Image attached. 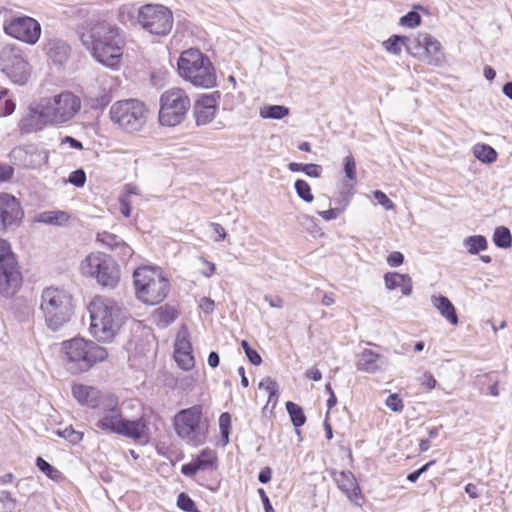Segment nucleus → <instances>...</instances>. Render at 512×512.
I'll list each match as a JSON object with an SVG mask.
<instances>
[{
    "label": "nucleus",
    "instance_id": "f257e3e1",
    "mask_svg": "<svg viewBox=\"0 0 512 512\" xmlns=\"http://www.w3.org/2000/svg\"><path fill=\"white\" fill-rule=\"evenodd\" d=\"M81 106L80 97L70 91L43 97L29 106V112L22 120V129L33 132L47 125L65 124L79 113Z\"/></svg>",
    "mask_w": 512,
    "mask_h": 512
},
{
    "label": "nucleus",
    "instance_id": "f03ea898",
    "mask_svg": "<svg viewBox=\"0 0 512 512\" xmlns=\"http://www.w3.org/2000/svg\"><path fill=\"white\" fill-rule=\"evenodd\" d=\"M96 416L95 426L107 433L138 440L144 437L148 431L142 418L128 420L123 417L118 398L112 394L102 396L99 407L96 409Z\"/></svg>",
    "mask_w": 512,
    "mask_h": 512
},
{
    "label": "nucleus",
    "instance_id": "7ed1b4c3",
    "mask_svg": "<svg viewBox=\"0 0 512 512\" xmlns=\"http://www.w3.org/2000/svg\"><path fill=\"white\" fill-rule=\"evenodd\" d=\"M88 310L91 334L98 341H112L125 322L123 308L111 298L97 296L89 304Z\"/></svg>",
    "mask_w": 512,
    "mask_h": 512
},
{
    "label": "nucleus",
    "instance_id": "20e7f679",
    "mask_svg": "<svg viewBox=\"0 0 512 512\" xmlns=\"http://www.w3.org/2000/svg\"><path fill=\"white\" fill-rule=\"evenodd\" d=\"M63 362L72 374L88 371L97 362L104 361L107 350L97 343L83 338H73L62 343Z\"/></svg>",
    "mask_w": 512,
    "mask_h": 512
},
{
    "label": "nucleus",
    "instance_id": "39448f33",
    "mask_svg": "<svg viewBox=\"0 0 512 512\" xmlns=\"http://www.w3.org/2000/svg\"><path fill=\"white\" fill-rule=\"evenodd\" d=\"M178 71L182 78L196 87L211 88L216 85V73L207 56L200 50L190 48L181 53Z\"/></svg>",
    "mask_w": 512,
    "mask_h": 512
},
{
    "label": "nucleus",
    "instance_id": "423d86ee",
    "mask_svg": "<svg viewBox=\"0 0 512 512\" xmlns=\"http://www.w3.org/2000/svg\"><path fill=\"white\" fill-rule=\"evenodd\" d=\"M134 285L138 299L155 305L163 301L169 290V281L159 268L144 266L133 273Z\"/></svg>",
    "mask_w": 512,
    "mask_h": 512
},
{
    "label": "nucleus",
    "instance_id": "0eeeda50",
    "mask_svg": "<svg viewBox=\"0 0 512 512\" xmlns=\"http://www.w3.org/2000/svg\"><path fill=\"white\" fill-rule=\"evenodd\" d=\"M208 427V420L203 417V409L200 405L182 409L174 417L176 434L183 441L193 446L205 443Z\"/></svg>",
    "mask_w": 512,
    "mask_h": 512
},
{
    "label": "nucleus",
    "instance_id": "6e6552de",
    "mask_svg": "<svg viewBox=\"0 0 512 512\" xmlns=\"http://www.w3.org/2000/svg\"><path fill=\"white\" fill-rule=\"evenodd\" d=\"M40 309L47 326L56 331L70 318L72 312L71 296L63 289L45 288L41 294Z\"/></svg>",
    "mask_w": 512,
    "mask_h": 512
},
{
    "label": "nucleus",
    "instance_id": "1a4fd4ad",
    "mask_svg": "<svg viewBox=\"0 0 512 512\" xmlns=\"http://www.w3.org/2000/svg\"><path fill=\"white\" fill-rule=\"evenodd\" d=\"M111 121L128 133L139 132L143 129L148 118V109L137 99H127L115 102L109 111Z\"/></svg>",
    "mask_w": 512,
    "mask_h": 512
},
{
    "label": "nucleus",
    "instance_id": "9d476101",
    "mask_svg": "<svg viewBox=\"0 0 512 512\" xmlns=\"http://www.w3.org/2000/svg\"><path fill=\"white\" fill-rule=\"evenodd\" d=\"M191 102L181 88H171L160 97L159 122L163 126L174 127L184 121Z\"/></svg>",
    "mask_w": 512,
    "mask_h": 512
},
{
    "label": "nucleus",
    "instance_id": "9b49d317",
    "mask_svg": "<svg viewBox=\"0 0 512 512\" xmlns=\"http://www.w3.org/2000/svg\"><path fill=\"white\" fill-rule=\"evenodd\" d=\"M81 273L93 277L108 288H114L119 282L120 274L115 261L103 253H91L81 262Z\"/></svg>",
    "mask_w": 512,
    "mask_h": 512
},
{
    "label": "nucleus",
    "instance_id": "f8f14e48",
    "mask_svg": "<svg viewBox=\"0 0 512 512\" xmlns=\"http://www.w3.org/2000/svg\"><path fill=\"white\" fill-rule=\"evenodd\" d=\"M0 65L6 76L17 85H24L31 76L32 67L23 50L7 44L0 51Z\"/></svg>",
    "mask_w": 512,
    "mask_h": 512
},
{
    "label": "nucleus",
    "instance_id": "ddd939ff",
    "mask_svg": "<svg viewBox=\"0 0 512 512\" xmlns=\"http://www.w3.org/2000/svg\"><path fill=\"white\" fill-rule=\"evenodd\" d=\"M138 24L151 34L165 36L173 27V14L161 4H145L138 8Z\"/></svg>",
    "mask_w": 512,
    "mask_h": 512
},
{
    "label": "nucleus",
    "instance_id": "4468645a",
    "mask_svg": "<svg viewBox=\"0 0 512 512\" xmlns=\"http://www.w3.org/2000/svg\"><path fill=\"white\" fill-rule=\"evenodd\" d=\"M3 30L7 35L29 45L36 44L41 36L40 23L26 15L6 18L3 23Z\"/></svg>",
    "mask_w": 512,
    "mask_h": 512
},
{
    "label": "nucleus",
    "instance_id": "2eb2a0df",
    "mask_svg": "<svg viewBox=\"0 0 512 512\" xmlns=\"http://www.w3.org/2000/svg\"><path fill=\"white\" fill-rule=\"evenodd\" d=\"M81 39L88 50L97 48L99 42L102 44H110L114 41L125 42L121 30L107 21H98L93 24L87 33L82 34Z\"/></svg>",
    "mask_w": 512,
    "mask_h": 512
},
{
    "label": "nucleus",
    "instance_id": "dca6fc26",
    "mask_svg": "<svg viewBox=\"0 0 512 512\" xmlns=\"http://www.w3.org/2000/svg\"><path fill=\"white\" fill-rule=\"evenodd\" d=\"M413 51L412 56L425 55L426 62L429 65L439 66L444 60L443 53L441 52V44L438 40L427 33H419L412 37Z\"/></svg>",
    "mask_w": 512,
    "mask_h": 512
},
{
    "label": "nucleus",
    "instance_id": "f3484780",
    "mask_svg": "<svg viewBox=\"0 0 512 512\" xmlns=\"http://www.w3.org/2000/svg\"><path fill=\"white\" fill-rule=\"evenodd\" d=\"M24 216L20 202L11 194L0 193V233L18 224Z\"/></svg>",
    "mask_w": 512,
    "mask_h": 512
},
{
    "label": "nucleus",
    "instance_id": "a211bd4d",
    "mask_svg": "<svg viewBox=\"0 0 512 512\" xmlns=\"http://www.w3.org/2000/svg\"><path fill=\"white\" fill-rule=\"evenodd\" d=\"M220 98V92L215 91L203 94L195 101L193 114L198 126L207 125L215 118Z\"/></svg>",
    "mask_w": 512,
    "mask_h": 512
},
{
    "label": "nucleus",
    "instance_id": "6ab92c4d",
    "mask_svg": "<svg viewBox=\"0 0 512 512\" xmlns=\"http://www.w3.org/2000/svg\"><path fill=\"white\" fill-rule=\"evenodd\" d=\"M22 274L17 261L7 260L0 264V295L4 297L13 296L21 287Z\"/></svg>",
    "mask_w": 512,
    "mask_h": 512
},
{
    "label": "nucleus",
    "instance_id": "aec40b11",
    "mask_svg": "<svg viewBox=\"0 0 512 512\" xmlns=\"http://www.w3.org/2000/svg\"><path fill=\"white\" fill-rule=\"evenodd\" d=\"M10 159L25 168L38 169L47 164L49 155L45 150H27L22 147H15L9 153Z\"/></svg>",
    "mask_w": 512,
    "mask_h": 512
},
{
    "label": "nucleus",
    "instance_id": "412c9836",
    "mask_svg": "<svg viewBox=\"0 0 512 512\" xmlns=\"http://www.w3.org/2000/svg\"><path fill=\"white\" fill-rule=\"evenodd\" d=\"M124 46L125 42L114 41L110 44L99 42L97 48L90 51L99 63L110 68H116L122 59Z\"/></svg>",
    "mask_w": 512,
    "mask_h": 512
},
{
    "label": "nucleus",
    "instance_id": "4be33fe9",
    "mask_svg": "<svg viewBox=\"0 0 512 512\" xmlns=\"http://www.w3.org/2000/svg\"><path fill=\"white\" fill-rule=\"evenodd\" d=\"M333 481L337 487L356 505H361L359 500L362 498L360 487L354 474L350 471H331Z\"/></svg>",
    "mask_w": 512,
    "mask_h": 512
},
{
    "label": "nucleus",
    "instance_id": "5701e85b",
    "mask_svg": "<svg viewBox=\"0 0 512 512\" xmlns=\"http://www.w3.org/2000/svg\"><path fill=\"white\" fill-rule=\"evenodd\" d=\"M388 359L370 349H364L357 355L356 367L360 371L367 373H377L383 371L388 366Z\"/></svg>",
    "mask_w": 512,
    "mask_h": 512
},
{
    "label": "nucleus",
    "instance_id": "b1692460",
    "mask_svg": "<svg viewBox=\"0 0 512 512\" xmlns=\"http://www.w3.org/2000/svg\"><path fill=\"white\" fill-rule=\"evenodd\" d=\"M45 51L49 59L57 66L64 65L70 55L69 45L60 39H50L45 45Z\"/></svg>",
    "mask_w": 512,
    "mask_h": 512
},
{
    "label": "nucleus",
    "instance_id": "393cba45",
    "mask_svg": "<svg viewBox=\"0 0 512 512\" xmlns=\"http://www.w3.org/2000/svg\"><path fill=\"white\" fill-rule=\"evenodd\" d=\"M72 393L75 399L80 403H84L94 409L99 407L100 401L102 400V396L105 394H101L96 388L91 386H86L82 384H76L72 387Z\"/></svg>",
    "mask_w": 512,
    "mask_h": 512
},
{
    "label": "nucleus",
    "instance_id": "a878e982",
    "mask_svg": "<svg viewBox=\"0 0 512 512\" xmlns=\"http://www.w3.org/2000/svg\"><path fill=\"white\" fill-rule=\"evenodd\" d=\"M384 282L388 290L401 288L402 294L405 296L412 293V280L407 274L388 272L384 275Z\"/></svg>",
    "mask_w": 512,
    "mask_h": 512
},
{
    "label": "nucleus",
    "instance_id": "bb28decb",
    "mask_svg": "<svg viewBox=\"0 0 512 512\" xmlns=\"http://www.w3.org/2000/svg\"><path fill=\"white\" fill-rule=\"evenodd\" d=\"M432 303L439 313L452 325L459 322L456 309L452 302L446 296H433Z\"/></svg>",
    "mask_w": 512,
    "mask_h": 512
},
{
    "label": "nucleus",
    "instance_id": "cd10ccee",
    "mask_svg": "<svg viewBox=\"0 0 512 512\" xmlns=\"http://www.w3.org/2000/svg\"><path fill=\"white\" fill-rule=\"evenodd\" d=\"M383 47L387 52L394 55H399L402 51V47H405L407 52L411 54L413 51L412 37L393 35L383 42Z\"/></svg>",
    "mask_w": 512,
    "mask_h": 512
},
{
    "label": "nucleus",
    "instance_id": "c85d7f7f",
    "mask_svg": "<svg viewBox=\"0 0 512 512\" xmlns=\"http://www.w3.org/2000/svg\"><path fill=\"white\" fill-rule=\"evenodd\" d=\"M289 108L283 105H266L260 108L259 115L263 119L280 120L289 115Z\"/></svg>",
    "mask_w": 512,
    "mask_h": 512
},
{
    "label": "nucleus",
    "instance_id": "c756f323",
    "mask_svg": "<svg viewBox=\"0 0 512 512\" xmlns=\"http://www.w3.org/2000/svg\"><path fill=\"white\" fill-rule=\"evenodd\" d=\"M463 245L470 254H478L480 251L487 249L488 242L483 235H473L466 237Z\"/></svg>",
    "mask_w": 512,
    "mask_h": 512
},
{
    "label": "nucleus",
    "instance_id": "7c9ffc66",
    "mask_svg": "<svg viewBox=\"0 0 512 512\" xmlns=\"http://www.w3.org/2000/svg\"><path fill=\"white\" fill-rule=\"evenodd\" d=\"M474 156L483 163H493L497 159L495 149L487 144H477L473 148Z\"/></svg>",
    "mask_w": 512,
    "mask_h": 512
},
{
    "label": "nucleus",
    "instance_id": "2f4dec72",
    "mask_svg": "<svg viewBox=\"0 0 512 512\" xmlns=\"http://www.w3.org/2000/svg\"><path fill=\"white\" fill-rule=\"evenodd\" d=\"M217 460V456L215 451L211 449H204L200 455H198L194 461L197 465V468L201 471L209 470L214 467V464Z\"/></svg>",
    "mask_w": 512,
    "mask_h": 512
},
{
    "label": "nucleus",
    "instance_id": "473e14b6",
    "mask_svg": "<svg viewBox=\"0 0 512 512\" xmlns=\"http://www.w3.org/2000/svg\"><path fill=\"white\" fill-rule=\"evenodd\" d=\"M118 20L124 25L138 23V9L133 5H122L118 10Z\"/></svg>",
    "mask_w": 512,
    "mask_h": 512
},
{
    "label": "nucleus",
    "instance_id": "72a5a7b5",
    "mask_svg": "<svg viewBox=\"0 0 512 512\" xmlns=\"http://www.w3.org/2000/svg\"><path fill=\"white\" fill-rule=\"evenodd\" d=\"M70 216L65 211H47L40 215V221L50 225H64Z\"/></svg>",
    "mask_w": 512,
    "mask_h": 512
},
{
    "label": "nucleus",
    "instance_id": "f704fd0d",
    "mask_svg": "<svg viewBox=\"0 0 512 512\" xmlns=\"http://www.w3.org/2000/svg\"><path fill=\"white\" fill-rule=\"evenodd\" d=\"M493 242L499 248H509L512 244L510 230L507 227L498 226L493 234Z\"/></svg>",
    "mask_w": 512,
    "mask_h": 512
},
{
    "label": "nucleus",
    "instance_id": "c9c22d12",
    "mask_svg": "<svg viewBox=\"0 0 512 512\" xmlns=\"http://www.w3.org/2000/svg\"><path fill=\"white\" fill-rule=\"evenodd\" d=\"M189 338L190 334L188 328L186 326H182L175 339L174 352L192 351V345Z\"/></svg>",
    "mask_w": 512,
    "mask_h": 512
},
{
    "label": "nucleus",
    "instance_id": "e433bc0d",
    "mask_svg": "<svg viewBox=\"0 0 512 512\" xmlns=\"http://www.w3.org/2000/svg\"><path fill=\"white\" fill-rule=\"evenodd\" d=\"M286 410L290 416L292 424L298 428L305 424L306 417L303 409L296 403L288 401L286 403Z\"/></svg>",
    "mask_w": 512,
    "mask_h": 512
},
{
    "label": "nucleus",
    "instance_id": "4c0bfd02",
    "mask_svg": "<svg viewBox=\"0 0 512 512\" xmlns=\"http://www.w3.org/2000/svg\"><path fill=\"white\" fill-rule=\"evenodd\" d=\"M7 89H0V118L11 115L16 108V103L8 97Z\"/></svg>",
    "mask_w": 512,
    "mask_h": 512
},
{
    "label": "nucleus",
    "instance_id": "58836bf2",
    "mask_svg": "<svg viewBox=\"0 0 512 512\" xmlns=\"http://www.w3.org/2000/svg\"><path fill=\"white\" fill-rule=\"evenodd\" d=\"M97 242L107 247L110 250H116L119 244L123 241L119 236L109 233L107 231L98 232L96 236Z\"/></svg>",
    "mask_w": 512,
    "mask_h": 512
},
{
    "label": "nucleus",
    "instance_id": "ea45409f",
    "mask_svg": "<svg viewBox=\"0 0 512 512\" xmlns=\"http://www.w3.org/2000/svg\"><path fill=\"white\" fill-rule=\"evenodd\" d=\"M294 187L298 197L301 198L303 201L308 203L313 201L314 196L311 192L310 185L305 180H296L294 183Z\"/></svg>",
    "mask_w": 512,
    "mask_h": 512
},
{
    "label": "nucleus",
    "instance_id": "a19ab883",
    "mask_svg": "<svg viewBox=\"0 0 512 512\" xmlns=\"http://www.w3.org/2000/svg\"><path fill=\"white\" fill-rule=\"evenodd\" d=\"M174 358L178 366L183 370H190L194 367L192 351L174 352Z\"/></svg>",
    "mask_w": 512,
    "mask_h": 512
},
{
    "label": "nucleus",
    "instance_id": "79ce46f5",
    "mask_svg": "<svg viewBox=\"0 0 512 512\" xmlns=\"http://www.w3.org/2000/svg\"><path fill=\"white\" fill-rule=\"evenodd\" d=\"M16 500L5 490L0 491V512H13Z\"/></svg>",
    "mask_w": 512,
    "mask_h": 512
},
{
    "label": "nucleus",
    "instance_id": "37998d69",
    "mask_svg": "<svg viewBox=\"0 0 512 512\" xmlns=\"http://www.w3.org/2000/svg\"><path fill=\"white\" fill-rule=\"evenodd\" d=\"M177 507L185 512H199L195 506V502L184 492L178 495Z\"/></svg>",
    "mask_w": 512,
    "mask_h": 512
},
{
    "label": "nucleus",
    "instance_id": "c03bdc74",
    "mask_svg": "<svg viewBox=\"0 0 512 512\" xmlns=\"http://www.w3.org/2000/svg\"><path fill=\"white\" fill-rule=\"evenodd\" d=\"M421 23V16L418 12L410 11L400 18L399 24L409 28H415Z\"/></svg>",
    "mask_w": 512,
    "mask_h": 512
},
{
    "label": "nucleus",
    "instance_id": "a18cd8bd",
    "mask_svg": "<svg viewBox=\"0 0 512 512\" xmlns=\"http://www.w3.org/2000/svg\"><path fill=\"white\" fill-rule=\"evenodd\" d=\"M230 426L231 415L228 412L222 413L219 418V427L221 431V436L224 439L225 443L229 441Z\"/></svg>",
    "mask_w": 512,
    "mask_h": 512
},
{
    "label": "nucleus",
    "instance_id": "49530a36",
    "mask_svg": "<svg viewBox=\"0 0 512 512\" xmlns=\"http://www.w3.org/2000/svg\"><path fill=\"white\" fill-rule=\"evenodd\" d=\"M8 259L9 262L17 261L10 244L5 239L0 238V264L6 263Z\"/></svg>",
    "mask_w": 512,
    "mask_h": 512
},
{
    "label": "nucleus",
    "instance_id": "de8ad7c7",
    "mask_svg": "<svg viewBox=\"0 0 512 512\" xmlns=\"http://www.w3.org/2000/svg\"><path fill=\"white\" fill-rule=\"evenodd\" d=\"M36 465L41 472L51 479H55L59 475V471L41 457L36 459Z\"/></svg>",
    "mask_w": 512,
    "mask_h": 512
},
{
    "label": "nucleus",
    "instance_id": "09e8293b",
    "mask_svg": "<svg viewBox=\"0 0 512 512\" xmlns=\"http://www.w3.org/2000/svg\"><path fill=\"white\" fill-rule=\"evenodd\" d=\"M241 347L243 348L250 363H252L253 365L261 364V362H262L261 356L259 355V353L256 350H254L250 347L249 343L246 340H242Z\"/></svg>",
    "mask_w": 512,
    "mask_h": 512
},
{
    "label": "nucleus",
    "instance_id": "8fccbe9b",
    "mask_svg": "<svg viewBox=\"0 0 512 512\" xmlns=\"http://www.w3.org/2000/svg\"><path fill=\"white\" fill-rule=\"evenodd\" d=\"M259 388H264L269 393L268 402L272 401V397H277V383L270 377L264 378L259 383Z\"/></svg>",
    "mask_w": 512,
    "mask_h": 512
},
{
    "label": "nucleus",
    "instance_id": "3c124183",
    "mask_svg": "<svg viewBox=\"0 0 512 512\" xmlns=\"http://www.w3.org/2000/svg\"><path fill=\"white\" fill-rule=\"evenodd\" d=\"M385 404L394 412H401L404 408L403 401L397 393L390 394L387 397Z\"/></svg>",
    "mask_w": 512,
    "mask_h": 512
},
{
    "label": "nucleus",
    "instance_id": "603ef678",
    "mask_svg": "<svg viewBox=\"0 0 512 512\" xmlns=\"http://www.w3.org/2000/svg\"><path fill=\"white\" fill-rule=\"evenodd\" d=\"M68 181L76 187H83L86 182V173L82 169L75 170L70 173Z\"/></svg>",
    "mask_w": 512,
    "mask_h": 512
},
{
    "label": "nucleus",
    "instance_id": "864d4df0",
    "mask_svg": "<svg viewBox=\"0 0 512 512\" xmlns=\"http://www.w3.org/2000/svg\"><path fill=\"white\" fill-rule=\"evenodd\" d=\"M344 172L348 179L354 180L356 178V163L351 155L344 159Z\"/></svg>",
    "mask_w": 512,
    "mask_h": 512
},
{
    "label": "nucleus",
    "instance_id": "5fc2aeb1",
    "mask_svg": "<svg viewBox=\"0 0 512 512\" xmlns=\"http://www.w3.org/2000/svg\"><path fill=\"white\" fill-rule=\"evenodd\" d=\"M113 251L115 252V255L123 261L129 259L134 253L133 249L124 241H122L117 249Z\"/></svg>",
    "mask_w": 512,
    "mask_h": 512
},
{
    "label": "nucleus",
    "instance_id": "6e6d98bb",
    "mask_svg": "<svg viewBox=\"0 0 512 512\" xmlns=\"http://www.w3.org/2000/svg\"><path fill=\"white\" fill-rule=\"evenodd\" d=\"M373 196L377 200V202L386 210L394 209V203L387 197V195L384 192L376 190L374 191Z\"/></svg>",
    "mask_w": 512,
    "mask_h": 512
},
{
    "label": "nucleus",
    "instance_id": "4d7b16f0",
    "mask_svg": "<svg viewBox=\"0 0 512 512\" xmlns=\"http://www.w3.org/2000/svg\"><path fill=\"white\" fill-rule=\"evenodd\" d=\"M60 436L67 439L69 442L76 444L82 440V433L75 431L71 427L65 428L61 433Z\"/></svg>",
    "mask_w": 512,
    "mask_h": 512
},
{
    "label": "nucleus",
    "instance_id": "13d9d810",
    "mask_svg": "<svg viewBox=\"0 0 512 512\" xmlns=\"http://www.w3.org/2000/svg\"><path fill=\"white\" fill-rule=\"evenodd\" d=\"M14 174V168L11 165L0 162V183L9 181Z\"/></svg>",
    "mask_w": 512,
    "mask_h": 512
},
{
    "label": "nucleus",
    "instance_id": "bf43d9fd",
    "mask_svg": "<svg viewBox=\"0 0 512 512\" xmlns=\"http://www.w3.org/2000/svg\"><path fill=\"white\" fill-rule=\"evenodd\" d=\"M159 318L166 324L172 323L176 319V315L174 310L168 308H160L159 309Z\"/></svg>",
    "mask_w": 512,
    "mask_h": 512
},
{
    "label": "nucleus",
    "instance_id": "052dcab7",
    "mask_svg": "<svg viewBox=\"0 0 512 512\" xmlns=\"http://www.w3.org/2000/svg\"><path fill=\"white\" fill-rule=\"evenodd\" d=\"M404 261V256L401 252H398V251H394L392 253H390L387 257V263L391 266V267H397L399 265H401Z\"/></svg>",
    "mask_w": 512,
    "mask_h": 512
},
{
    "label": "nucleus",
    "instance_id": "680f3d73",
    "mask_svg": "<svg viewBox=\"0 0 512 512\" xmlns=\"http://www.w3.org/2000/svg\"><path fill=\"white\" fill-rule=\"evenodd\" d=\"M304 173L309 177L318 178L321 176L322 167L318 164H306V169H304Z\"/></svg>",
    "mask_w": 512,
    "mask_h": 512
},
{
    "label": "nucleus",
    "instance_id": "e2e57ef3",
    "mask_svg": "<svg viewBox=\"0 0 512 512\" xmlns=\"http://www.w3.org/2000/svg\"><path fill=\"white\" fill-rule=\"evenodd\" d=\"M421 384L431 390L436 387L437 381L430 372H425L421 378Z\"/></svg>",
    "mask_w": 512,
    "mask_h": 512
},
{
    "label": "nucleus",
    "instance_id": "0e129e2a",
    "mask_svg": "<svg viewBox=\"0 0 512 512\" xmlns=\"http://www.w3.org/2000/svg\"><path fill=\"white\" fill-rule=\"evenodd\" d=\"M341 213L339 208H330L326 211H319L318 214L326 221L336 219Z\"/></svg>",
    "mask_w": 512,
    "mask_h": 512
},
{
    "label": "nucleus",
    "instance_id": "69168bd1",
    "mask_svg": "<svg viewBox=\"0 0 512 512\" xmlns=\"http://www.w3.org/2000/svg\"><path fill=\"white\" fill-rule=\"evenodd\" d=\"M120 211L127 218L131 215V202L126 196L120 197Z\"/></svg>",
    "mask_w": 512,
    "mask_h": 512
},
{
    "label": "nucleus",
    "instance_id": "338daca9",
    "mask_svg": "<svg viewBox=\"0 0 512 512\" xmlns=\"http://www.w3.org/2000/svg\"><path fill=\"white\" fill-rule=\"evenodd\" d=\"M198 471L200 470L199 468H197V465L194 460L188 464H184L181 468V472L189 477L194 476Z\"/></svg>",
    "mask_w": 512,
    "mask_h": 512
},
{
    "label": "nucleus",
    "instance_id": "774afa93",
    "mask_svg": "<svg viewBox=\"0 0 512 512\" xmlns=\"http://www.w3.org/2000/svg\"><path fill=\"white\" fill-rule=\"evenodd\" d=\"M199 306L206 314H210L214 310L215 303L212 299L203 297Z\"/></svg>",
    "mask_w": 512,
    "mask_h": 512
}]
</instances>
